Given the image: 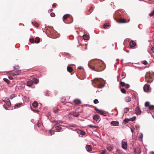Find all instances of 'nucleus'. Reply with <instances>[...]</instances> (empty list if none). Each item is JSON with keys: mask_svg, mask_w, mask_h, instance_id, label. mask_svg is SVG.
<instances>
[{"mask_svg": "<svg viewBox=\"0 0 154 154\" xmlns=\"http://www.w3.org/2000/svg\"><path fill=\"white\" fill-rule=\"evenodd\" d=\"M88 66L91 69L97 72L102 71L106 67L105 64L102 61H95L92 64L89 63Z\"/></svg>", "mask_w": 154, "mask_h": 154, "instance_id": "nucleus-1", "label": "nucleus"}, {"mask_svg": "<svg viewBox=\"0 0 154 154\" xmlns=\"http://www.w3.org/2000/svg\"><path fill=\"white\" fill-rule=\"evenodd\" d=\"M63 20L65 23H71L73 21V19H72V17L69 14L64 15L63 17Z\"/></svg>", "mask_w": 154, "mask_h": 154, "instance_id": "nucleus-2", "label": "nucleus"}, {"mask_svg": "<svg viewBox=\"0 0 154 154\" xmlns=\"http://www.w3.org/2000/svg\"><path fill=\"white\" fill-rule=\"evenodd\" d=\"M145 80L147 82L149 83H151L153 81L152 76L150 74V73L147 72L146 75L145 76Z\"/></svg>", "mask_w": 154, "mask_h": 154, "instance_id": "nucleus-3", "label": "nucleus"}, {"mask_svg": "<svg viewBox=\"0 0 154 154\" xmlns=\"http://www.w3.org/2000/svg\"><path fill=\"white\" fill-rule=\"evenodd\" d=\"M94 109L97 111V112L98 113L100 114V115H102L106 116V113L104 111L100 109H99L96 107L94 108Z\"/></svg>", "mask_w": 154, "mask_h": 154, "instance_id": "nucleus-4", "label": "nucleus"}, {"mask_svg": "<svg viewBox=\"0 0 154 154\" xmlns=\"http://www.w3.org/2000/svg\"><path fill=\"white\" fill-rule=\"evenodd\" d=\"M20 72V71L17 72H8V74L9 75H10L11 76H12L13 77L15 78V76L19 75Z\"/></svg>", "mask_w": 154, "mask_h": 154, "instance_id": "nucleus-5", "label": "nucleus"}, {"mask_svg": "<svg viewBox=\"0 0 154 154\" xmlns=\"http://www.w3.org/2000/svg\"><path fill=\"white\" fill-rule=\"evenodd\" d=\"M136 114L137 115H140L141 112V110L138 106H137L135 109Z\"/></svg>", "mask_w": 154, "mask_h": 154, "instance_id": "nucleus-6", "label": "nucleus"}, {"mask_svg": "<svg viewBox=\"0 0 154 154\" xmlns=\"http://www.w3.org/2000/svg\"><path fill=\"white\" fill-rule=\"evenodd\" d=\"M120 85L122 87H125L126 88H128L130 87V85L128 84H126L124 82L122 81L120 82Z\"/></svg>", "mask_w": 154, "mask_h": 154, "instance_id": "nucleus-7", "label": "nucleus"}, {"mask_svg": "<svg viewBox=\"0 0 154 154\" xmlns=\"http://www.w3.org/2000/svg\"><path fill=\"white\" fill-rule=\"evenodd\" d=\"M129 45L131 48H133L136 45V42L133 40H131L129 43Z\"/></svg>", "mask_w": 154, "mask_h": 154, "instance_id": "nucleus-8", "label": "nucleus"}, {"mask_svg": "<svg viewBox=\"0 0 154 154\" xmlns=\"http://www.w3.org/2000/svg\"><path fill=\"white\" fill-rule=\"evenodd\" d=\"M122 147L124 149H126L127 148V143L126 142L122 141Z\"/></svg>", "mask_w": 154, "mask_h": 154, "instance_id": "nucleus-9", "label": "nucleus"}, {"mask_svg": "<svg viewBox=\"0 0 154 154\" xmlns=\"http://www.w3.org/2000/svg\"><path fill=\"white\" fill-rule=\"evenodd\" d=\"M141 150L140 148H137L134 149L135 154H140L141 152Z\"/></svg>", "mask_w": 154, "mask_h": 154, "instance_id": "nucleus-10", "label": "nucleus"}, {"mask_svg": "<svg viewBox=\"0 0 154 154\" xmlns=\"http://www.w3.org/2000/svg\"><path fill=\"white\" fill-rule=\"evenodd\" d=\"M85 148L86 150L88 152H91L92 150V147L90 145H86V146Z\"/></svg>", "mask_w": 154, "mask_h": 154, "instance_id": "nucleus-11", "label": "nucleus"}, {"mask_svg": "<svg viewBox=\"0 0 154 154\" xmlns=\"http://www.w3.org/2000/svg\"><path fill=\"white\" fill-rule=\"evenodd\" d=\"M149 85L146 84L143 87V90L145 92H147L149 90Z\"/></svg>", "mask_w": 154, "mask_h": 154, "instance_id": "nucleus-12", "label": "nucleus"}, {"mask_svg": "<svg viewBox=\"0 0 154 154\" xmlns=\"http://www.w3.org/2000/svg\"><path fill=\"white\" fill-rule=\"evenodd\" d=\"M111 124L113 126H119V122L118 121H112L111 122Z\"/></svg>", "mask_w": 154, "mask_h": 154, "instance_id": "nucleus-13", "label": "nucleus"}, {"mask_svg": "<svg viewBox=\"0 0 154 154\" xmlns=\"http://www.w3.org/2000/svg\"><path fill=\"white\" fill-rule=\"evenodd\" d=\"M62 129L61 127L59 126H56L55 127L54 130H55L56 131L59 132L60 131H62Z\"/></svg>", "mask_w": 154, "mask_h": 154, "instance_id": "nucleus-14", "label": "nucleus"}, {"mask_svg": "<svg viewBox=\"0 0 154 154\" xmlns=\"http://www.w3.org/2000/svg\"><path fill=\"white\" fill-rule=\"evenodd\" d=\"M99 119H100V116L98 115H94L93 117V119L96 121H100V120H99Z\"/></svg>", "mask_w": 154, "mask_h": 154, "instance_id": "nucleus-15", "label": "nucleus"}, {"mask_svg": "<svg viewBox=\"0 0 154 154\" xmlns=\"http://www.w3.org/2000/svg\"><path fill=\"white\" fill-rule=\"evenodd\" d=\"M74 102L76 104H80L81 103V101L79 99H76L74 100Z\"/></svg>", "mask_w": 154, "mask_h": 154, "instance_id": "nucleus-16", "label": "nucleus"}, {"mask_svg": "<svg viewBox=\"0 0 154 154\" xmlns=\"http://www.w3.org/2000/svg\"><path fill=\"white\" fill-rule=\"evenodd\" d=\"M93 8L92 7H89L88 8V11L89 13H88L87 14H90L92 11L93 10Z\"/></svg>", "mask_w": 154, "mask_h": 154, "instance_id": "nucleus-17", "label": "nucleus"}, {"mask_svg": "<svg viewBox=\"0 0 154 154\" xmlns=\"http://www.w3.org/2000/svg\"><path fill=\"white\" fill-rule=\"evenodd\" d=\"M143 137V134L142 133L140 134L138 136V137L139 140L141 141H142V138Z\"/></svg>", "mask_w": 154, "mask_h": 154, "instance_id": "nucleus-18", "label": "nucleus"}, {"mask_svg": "<svg viewBox=\"0 0 154 154\" xmlns=\"http://www.w3.org/2000/svg\"><path fill=\"white\" fill-rule=\"evenodd\" d=\"M6 105L8 106H9L11 105V103H10V100L7 99L5 101Z\"/></svg>", "mask_w": 154, "mask_h": 154, "instance_id": "nucleus-19", "label": "nucleus"}, {"mask_svg": "<svg viewBox=\"0 0 154 154\" xmlns=\"http://www.w3.org/2000/svg\"><path fill=\"white\" fill-rule=\"evenodd\" d=\"M67 71L69 72H72L73 71L72 68V67L69 66H67Z\"/></svg>", "mask_w": 154, "mask_h": 154, "instance_id": "nucleus-20", "label": "nucleus"}, {"mask_svg": "<svg viewBox=\"0 0 154 154\" xmlns=\"http://www.w3.org/2000/svg\"><path fill=\"white\" fill-rule=\"evenodd\" d=\"M125 100L127 102H129L131 101V98L129 96L125 98Z\"/></svg>", "mask_w": 154, "mask_h": 154, "instance_id": "nucleus-21", "label": "nucleus"}, {"mask_svg": "<svg viewBox=\"0 0 154 154\" xmlns=\"http://www.w3.org/2000/svg\"><path fill=\"white\" fill-rule=\"evenodd\" d=\"M71 114L73 116L76 117H78L79 115V114L78 112H75L71 113Z\"/></svg>", "mask_w": 154, "mask_h": 154, "instance_id": "nucleus-22", "label": "nucleus"}, {"mask_svg": "<svg viewBox=\"0 0 154 154\" xmlns=\"http://www.w3.org/2000/svg\"><path fill=\"white\" fill-rule=\"evenodd\" d=\"M32 81V83H33L35 84H37L38 82V80L36 78H33Z\"/></svg>", "mask_w": 154, "mask_h": 154, "instance_id": "nucleus-23", "label": "nucleus"}, {"mask_svg": "<svg viewBox=\"0 0 154 154\" xmlns=\"http://www.w3.org/2000/svg\"><path fill=\"white\" fill-rule=\"evenodd\" d=\"M32 80L29 81L27 82V85L30 87L32 85Z\"/></svg>", "mask_w": 154, "mask_h": 154, "instance_id": "nucleus-24", "label": "nucleus"}, {"mask_svg": "<svg viewBox=\"0 0 154 154\" xmlns=\"http://www.w3.org/2000/svg\"><path fill=\"white\" fill-rule=\"evenodd\" d=\"M83 38L85 40H88L89 39V36L87 35H83Z\"/></svg>", "mask_w": 154, "mask_h": 154, "instance_id": "nucleus-25", "label": "nucleus"}, {"mask_svg": "<svg viewBox=\"0 0 154 154\" xmlns=\"http://www.w3.org/2000/svg\"><path fill=\"white\" fill-rule=\"evenodd\" d=\"M100 154H107V152L106 150L104 149L103 150L100 151L99 152Z\"/></svg>", "mask_w": 154, "mask_h": 154, "instance_id": "nucleus-26", "label": "nucleus"}, {"mask_svg": "<svg viewBox=\"0 0 154 154\" xmlns=\"http://www.w3.org/2000/svg\"><path fill=\"white\" fill-rule=\"evenodd\" d=\"M118 22L121 23H126V21L125 19L122 18L119 20Z\"/></svg>", "mask_w": 154, "mask_h": 154, "instance_id": "nucleus-27", "label": "nucleus"}, {"mask_svg": "<svg viewBox=\"0 0 154 154\" xmlns=\"http://www.w3.org/2000/svg\"><path fill=\"white\" fill-rule=\"evenodd\" d=\"M40 38L38 37H36L35 38V43H38L40 42Z\"/></svg>", "mask_w": 154, "mask_h": 154, "instance_id": "nucleus-28", "label": "nucleus"}, {"mask_svg": "<svg viewBox=\"0 0 154 154\" xmlns=\"http://www.w3.org/2000/svg\"><path fill=\"white\" fill-rule=\"evenodd\" d=\"M32 106L35 108H36L38 106V103L36 102V101H35V102H34L32 104Z\"/></svg>", "mask_w": 154, "mask_h": 154, "instance_id": "nucleus-29", "label": "nucleus"}, {"mask_svg": "<svg viewBox=\"0 0 154 154\" xmlns=\"http://www.w3.org/2000/svg\"><path fill=\"white\" fill-rule=\"evenodd\" d=\"M32 24L34 26H35V27H38V24L35 21L33 22H32Z\"/></svg>", "mask_w": 154, "mask_h": 154, "instance_id": "nucleus-30", "label": "nucleus"}, {"mask_svg": "<svg viewBox=\"0 0 154 154\" xmlns=\"http://www.w3.org/2000/svg\"><path fill=\"white\" fill-rule=\"evenodd\" d=\"M109 26V23H105L103 25V27L105 29H106L107 28V27H108Z\"/></svg>", "mask_w": 154, "mask_h": 154, "instance_id": "nucleus-31", "label": "nucleus"}, {"mask_svg": "<svg viewBox=\"0 0 154 154\" xmlns=\"http://www.w3.org/2000/svg\"><path fill=\"white\" fill-rule=\"evenodd\" d=\"M3 80L7 82L8 84H9L10 83V81L7 78H4L3 79Z\"/></svg>", "mask_w": 154, "mask_h": 154, "instance_id": "nucleus-32", "label": "nucleus"}, {"mask_svg": "<svg viewBox=\"0 0 154 154\" xmlns=\"http://www.w3.org/2000/svg\"><path fill=\"white\" fill-rule=\"evenodd\" d=\"M149 109L150 110H153L154 109V105H150L149 107Z\"/></svg>", "mask_w": 154, "mask_h": 154, "instance_id": "nucleus-33", "label": "nucleus"}, {"mask_svg": "<svg viewBox=\"0 0 154 154\" xmlns=\"http://www.w3.org/2000/svg\"><path fill=\"white\" fill-rule=\"evenodd\" d=\"M22 104V103H17L15 105V106H17V107H20Z\"/></svg>", "mask_w": 154, "mask_h": 154, "instance_id": "nucleus-34", "label": "nucleus"}, {"mask_svg": "<svg viewBox=\"0 0 154 154\" xmlns=\"http://www.w3.org/2000/svg\"><path fill=\"white\" fill-rule=\"evenodd\" d=\"M149 103L148 102H146L145 103V106L146 107H149V106H150Z\"/></svg>", "mask_w": 154, "mask_h": 154, "instance_id": "nucleus-35", "label": "nucleus"}, {"mask_svg": "<svg viewBox=\"0 0 154 154\" xmlns=\"http://www.w3.org/2000/svg\"><path fill=\"white\" fill-rule=\"evenodd\" d=\"M136 117L135 116H134L132 118H130L129 119H130V121L133 122L136 119Z\"/></svg>", "mask_w": 154, "mask_h": 154, "instance_id": "nucleus-36", "label": "nucleus"}, {"mask_svg": "<svg viewBox=\"0 0 154 154\" xmlns=\"http://www.w3.org/2000/svg\"><path fill=\"white\" fill-rule=\"evenodd\" d=\"M130 121V119H125L124 120V123L125 124H126L127 123H128V121Z\"/></svg>", "mask_w": 154, "mask_h": 154, "instance_id": "nucleus-37", "label": "nucleus"}, {"mask_svg": "<svg viewBox=\"0 0 154 154\" xmlns=\"http://www.w3.org/2000/svg\"><path fill=\"white\" fill-rule=\"evenodd\" d=\"M121 92L123 94H125L126 93V90L124 88H121Z\"/></svg>", "mask_w": 154, "mask_h": 154, "instance_id": "nucleus-38", "label": "nucleus"}, {"mask_svg": "<svg viewBox=\"0 0 154 154\" xmlns=\"http://www.w3.org/2000/svg\"><path fill=\"white\" fill-rule=\"evenodd\" d=\"M59 109H58L57 108L54 109H53V112L54 113H57L59 111Z\"/></svg>", "mask_w": 154, "mask_h": 154, "instance_id": "nucleus-39", "label": "nucleus"}, {"mask_svg": "<svg viewBox=\"0 0 154 154\" xmlns=\"http://www.w3.org/2000/svg\"><path fill=\"white\" fill-rule=\"evenodd\" d=\"M129 109L128 108H125L124 109V113H127L128 111H129Z\"/></svg>", "mask_w": 154, "mask_h": 154, "instance_id": "nucleus-40", "label": "nucleus"}, {"mask_svg": "<svg viewBox=\"0 0 154 154\" xmlns=\"http://www.w3.org/2000/svg\"><path fill=\"white\" fill-rule=\"evenodd\" d=\"M149 15L150 17H152L154 16V10H153L152 12L149 14Z\"/></svg>", "mask_w": 154, "mask_h": 154, "instance_id": "nucleus-41", "label": "nucleus"}, {"mask_svg": "<svg viewBox=\"0 0 154 154\" xmlns=\"http://www.w3.org/2000/svg\"><path fill=\"white\" fill-rule=\"evenodd\" d=\"M56 124H59V125H60V124H62L63 122L62 121H56Z\"/></svg>", "mask_w": 154, "mask_h": 154, "instance_id": "nucleus-42", "label": "nucleus"}, {"mask_svg": "<svg viewBox=\"0 0 154 154\" xmlns=\"http://www.w3.org/2000/svg\"><path fill=\"white\" fill-rule=\"evenodd\" d=\"M94 103L95 104H97L99 103V101L97 99H95L94 101Z\"/></svg>", "mask_w": 154, "mask_h": 154, "instance_id": "nucleus-43", "label": "nucleus"}, {"mask_svg": "<svg viewBox=\"0 0 154 154\" xmlns=\"http://www.w3.org/2000/svg\"><path fill=\"white\" fill-rule=\"evenodd\" d=\"M107 149L108 151H111L112 150V149L111 147L109 146L107 147Z\"/></svg>", "mask_w": 154, "mask_h": 154, "instance_id": "nucleus-44", "label": "nucleus"}, {"mask_svg": "<svg viewBox=\"0 0 154 154\" xmlns=\"http://www.w3.org/2000/svg\"><path fill=\"white\" fill-rule=\"evenodd\" d=\"M88 126L91 128H97L98 127L97 126H93L91 125H88Z\"/></svg>", "mask_w": 154, "mask_h": 154, "instance_id": "nucleus-45", "label": "nucleus"}, {"mask_svg": "<svg viewBox=\"0 0 154 154\" xmlns=\"http://www.w3.org/2000/svg\"><path fill=\"white\" fill-rule=\"evenodd\" d=\"M135 128H136V129L137 130H139V128H140V126H139V125H135Z\"/></svg>", "mask_w": 154, "mask_h": 154, "instance_id": "nucleus-46", "label": "nucleus"}, {"mask_svg": "<svg viewBox=\"0 0 154 154\" xmlns=\"http://www.w3.org/2000/svg\"><path fill=\"white\" fill-rule=\"evenodd\" d=\"M142 63L144 64V65H146L147 63V62H146V61L144 60L142 62Z\"/></svg>", "mask_w": 154, "mask_h": 154, "instance_id": "nucleus-47", "label": "nucleus"}, {"mask_svg": "<svg viewBox=\"0 0 154 154\" xmlns=\"http://www.w3.org/2000/svg\"><path fill=\"white\" fill-rule=\"evenodd\" d=\"M30 42L32 43L35 42V41L33 39H30Z\"/></svg>", "mask_w": 154, "mask_h": 154, "instance_id": "nucleus-48", "label": "nucleus"}, {"mask_svg": "<svg viewBox=\"0 0 154 154\" xmlns=\"http://www.w3.org/2000/svg\"><path fill=\"white\" fill-rule=\"evenodd\" d=\"M54 131L53 130H50V133H51V135H52L54 134Z\"/></svg>", "mask_w": 154, "mask_h": 154, "instance_id": "nucleus-49", "label": "nucleus"}, {"mask_svg": "<svg viewBox=\"0 0 154 154\" xmlns=\"http://www.w3.org/2000/svg\"><path fill=\"white\" fill-rule=\"evenodd\" d=\"M50 15H51V17H54L55 16V14L54 13H52L51 14H50Z\"/></svg>", "mask_w": 154, "mask_h": 154, "instance_id": "nucleus-50", "label": "nucleus"}, {"mask_svg": "<svg viewBox=\"0 0 154 154\" xmlns=\"http://www.w3.org/2000/svg\"><path fill=\"white\" fill-rule=\"evenodd\" d=\"M25 100H26V101H27V102L29 101V98L26 96L25 97Z\"/></svg>", "mask_w": 154, "mask_h": 154, "instance_id": "nucleus-51", "label": "nucleus"}, {"mask_svg": "<svg viewBox=\"0 0 154 154\" xmlns=\"http://www.w3.org/2000/svg\"><path fill=\"white\" fill-rule=\"evenodd\" d=\"M8 78H9V79H10V80H12L13 79V77H12V76H10V75H9L8 76Z\"/></svg>", "mask_w": 154, "mask_h": 154, "instance_id": "nucleus-52", "label": "nucleus"}, {"mask_svg": "<svg viewBox=\"0 0 154 154\" xmlns=\"http://www.w3.org/2000/svg\"><path fill=\"white\" fill-rule=\"evenodd\" d=\"M80 134L82 135H84L85 134V132L83 131H81L80 132Z\"/></svg>", "mask_w": 154, "mask_h": 154, "instance_id": "nucleus-53", "label": "nucleus"}, {"mask_svg": "<svg viewBox=\"0 0 154 154\" xmlns=\"http://www.w3.org/2000/svg\"><path fill=\"white\" fill-rule=\"evenodd\" d=\"M98 87L99 88H101L103 87V86L101 84H98Z\"/></svg>", "mask_w": 154, "mask_h": 154, "instance_id": "nucleus-54", "label": "nucleus"}, {"mask_svg": "<svg viewBox=\"0 0 154 154\" xmlns=\"http://www.w3.org/2000/svg\"><path fill=\"white\" fill-rule=\"evenodd\" d=\"M151 50L152 52L154 53V47H152L151 48Z\"/></svg>", "mask_w": 154, "mask_h": 154, "instance_id": "nucleus-55", "label": "nucleus"}, {"mask_svg": "<svg viewBox=\"0 0 154 154\" xmlns=\"http://www.w3.org/2000/svg\"><path fill=\"white\" fill-rule=\"evenodd\" d=\"M14 95V96H11L10 97V99H12L14 97H15V95Z\"/></svg>", "mask_w": 154, "mask_h": 154, "instance_id": "nucleus-56", "label": "nucleus"}, {"mask_svg": "<svg viewBox=\"0 0 154 154\" xmlns=\"http://www.w3.org/2000/svg\"><path fill=\"white\" fill-rule=\"evenodd\" d=\"M131 132L133 133V132H134V129H133L131 128Z\"/></svg>", "mask_w": 154, "mask_h": 154, "instance_id": "nucleus-57", "label": "nucleus"}, {"mask_svg": "<svg viewBox=\"0 0 154 154\" xmlns=\"http://www.w3.org/2000/svg\"><path fill=\"white\" fill-rule=\"evenodd\" d=\"M52 6H53V7L54 8H55V7H56V4H53L52 5Z\"/></svg>", "mask_w": 154, "mask_h": 154, "instance_id": "nucleus-58", "label": "nucleus"}, {"mask_svg": "<svg viewBox=\"0 0 154 154\" xmlns=\"http://www.w3.org/2000/svg\"><path fill=\"white\" fill-rule=\"evenodd\" d=\"M4 108H5V109H7H7H8V107H7L5 106V105H4Z\"/></svg>", "mask_w": 154, "mask_h": 154, "instance_id": "nucleus-59", "label": "nucleus"}, {"mask_svg": "<svg viewBox=\"0 0 154 154\" xmlns=\"http://www.w3.org/2000/svg\"><path fill=\"white\" fill-rule=\"evenodd\" d=\"M150 154H154V152H150Z\"/></svg>", "mask_w": 154, "mask_h": 154, "instance_id": "nucleus-60", "label": "nucleus"}, {"mask_svg": "<svg viewBox=\"0 0 154 154\" xmlns=\"http://www.w3.org/2000/svg\"><path fill=\"white\" fill-rule=\"evenodd\" d=\"M134 97L136 98V95H134Z\"/></svg>", "mask_w": 154, "mask_h": 154, "instance_id": "nucleus-61", "label": "nucleus"}, {"mask_svg": "<svg viewBox=\"0 0 154 154\" xmlns=\"http://www.w3.org/2000/svg\"><path fill=\"white\" fill-rule=\"evenodd\" d=\"M53 11V9H51V12H52Z\"/></svg>", "mask_w": 154, "mask_h": 154, "instance_id": "nucleus-62", "label": "nucleus"}, {"mask_svg": "<svg viewBox=\"0 0 154 154\" xmlns=\"http://www.w3.org/2000/svg\"><path fill=\"white\" fill-rule=\"evenodd\" d=\"M38 127H39V124H38Z\"/></svg>", "mask_w": 154, "mask_h": 154, "instance_id": "nucleus-63", "label": "nucleus"}, {"mask_svg": "<svg viewBox=\"0 0 154 154\" xmlns=\"http://www.w3.org/2000/svg\"><path fill=\"white\" fill-rule=\"evenodd\" d=\"M78 68H79V69H81V67H80V68L79 67Z\"/></svg>", "mask_w": 154, "mask_h": 154, "instance_id": "nucleus-64", "label": "nucleus"}]
</instances>
